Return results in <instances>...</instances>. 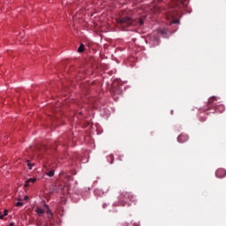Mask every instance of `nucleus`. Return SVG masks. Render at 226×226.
Instances as JSON below:
<instances>
[{"instance_id": "obj_1", "label": "nucleus", "mask_w": 226, "mask_h": 226, "mask_svg": "<svg viewBox=\"0 0 226 226\" xmlns=\"http://www.w3.org/2000/svg\"><path fill=\"white\" fill-rule=\"evenodd\" d=\"M135 20L132 19L130 17L120 18L117 19V23L122 26V27H130V26H133Z\"/></svg>"}, {"instance_id": "obj_2", "label": "nucleus", "mask_w": 226, "mask_h": 226, "mask_svg": "<svg viewBox=\"0 0 226 226\" xmlns=\"http://www.w3.org/2000/svg\"><path fill=\"white\" fill-rule=\"evenodd\" d=\"M112 93H115V94H121V87H119V83L117 81H114L111 87Z\"/></svg>"}, {"instance_id": "obj_3", "label": "nucleus", "mask_w": 226, "mask_h": 226, "mask_svg": "<svg viewBox=\"0 0 226 226\" xmlns=\"http://www.w3.org/2000/svg\"><path fill=\"white\" fill-rule=\"evenodd\" d=\"M217 177H226V170L224 169L217 170L215 172Z\"/></svg>"}, {"instance_id": "obj_4", "label": "nucleus", "mask_w": 226, "mask_h": 226, "mask_svg": "<svg viewBox=\"0 0 226 226\" xmlns=\"http://www.w3.org/2000/svg\"><path fill=\"white\" fill-rule=\"evenodd\" d=\"M177 140L178 142H186V140H188V135L186 134H180L178 137H177Z\"/></svg>"}, {"instance_id": "obj_5", "label": "nucleus", "mask_w": 226, "mask_h": 226, "mask_svg": "<svg viewBox=\"0 0 226 226\" xmlns=\"http://www.w3.org/2000/svg\"><path fill=\"white\" fill-rule=\"evenodd\" d=\"M44 207H46L47 209V215H48V218L49 220H50L51 216H52V211H50V207H49V205L44 204Z\"/></svg>"}, {"instance_id": "obj_6", "label": "nucleus", "mask_w": 226, "mask_h": 226, "mask_svg": "<svg viewBox=\"0 0 226 226\" xmlns=\"http://www.w3.org/2000/svg\"><path fill=\"white\" fill-rule=\"evenodd\" d=\"M30 183H36V178H29L28 180L26 181L25 183V188H27L28 186H30Z\"/></svg>"}, {"instance_id": "obj_7", "label": "nucleus", "mask_w": 226, "mask_h": 226, "mask_svg": "<svg viewBox=\"0 0 226 226\" xmlns=\"http://www.w3.org/2000/svg\"><path fill=\"white\" fill-rule=\"evenodd\" d=\"M35 213H37V215H39V216H43L45 210H43L41 207H37L35 210Z\"/></svg>"}, {"instance_id": "obj_8", "label": "nucleus", "mask_w": 226, "mask_h": 226, "mask_svg": "<svg viewBox=\"0 0 226 226\" xmlns=\"http://www.w3.org/2000/svg\"><path fill=\"white\" fill-rule=\"evenodd\" d=\"M174 24H180L179 19H176V17L173 16L172 21L170 22V26H174Z\"/></svg>"}, {"instance_id": "obj_9", "label": "nucleus", "mask_w": 226, "mask_h": 226, "mask_svg": "<svg viewBox=\"0 0 226 226\" xmlns=\"http://www.w3.org/2000/svg\"><path fill=\"white\" fill-rule=\"evenodd\" d=\"M177 3H179V4H183L184 6H188V0H175Z\"/></svg>"}, {"instance_id": "obj_10", "label": "nucleus", "mask_w": 226, "mask_h": 226, "mask_svg": "<svg viewBox=\"0 0 226 226\" xmlns=\"http://www.w3.org/2000/svg\"><path fill=\"white\" fill-rule=\"evenodd\" d=\"M85 49H86V46L81 43L79 45V47L78 48V52L82 53V52H84Z\"/></svg>"}, {"instance_id": "obj_11", "label": "nucleus", "mask_w": 226, "mask_h": 226, "mask_svg": "<svg viewBox=\"0 0 226 226\" xmlns=\"http://www.w3.org/2000/svg\"><path fill=\"white\" fill-rule=\"evenodd\" d=\"M47 176H49V177H52L54 176V170H47V172H46Z\"/></svg>"}, {"instance_id": "obj_12", "label": "nucleus", "mask_w": 226, "mask_h": 226, "mask_svg": "<svg viewBox=\"0 0 226 226\" xmlns=\"http://www.w3.org/2000/svg\"><path fill=\"white\" fill-rule=\"evenodd\" d=\"M57 189H58L57 186L49 188L50 195H52V193H54V192H57Z\"/></svg>"}, {"instance_id": "obj_13", "label": "nucleus", "mask_w": 226, "mask_h": 226, "mask_svg": "<svg viewBox=\"0 0 226 226\" xmlns=\"http://www.w3.org/2000/svg\"><path fill=\"white\" fill-rule=\"evenodd\" d=\"M17 203H16V206L17 207H21V206H24V203H22V199H19Z\"/></svg>"}, {"instance_id": "obj_14", "label": "nucleus", "mask_w": 226, "mask_h": 226, "mask_svg": "<svg viewBox=\"0 0 226 226\" xmlns=\"http://www.w3.org/2000/svg\"><path fill=\"white\" fill-rule=\"evenodd\" d=\"M135 22H138V24H139V26H144V19H136Z\"/></svg>"}, {"instance_id": "obj_15", "label": "nucleus", "mask_w": 226, "mask_h": 226, "mask_svg": "<svg viewBox=\"0 0 226 226\" xmlns=\"http://www.w3.org/2000/svg\"><path fill=\"white\" fill-rule=\"evenodd\" d=\"M167 33H169V30L167 28H164V29L161 30V34L162 36H165V34H167Z\"/></svg>"}, {"instance_id": "obj_16", "label": "nucleus", "mask_w": 226, "mask_h": 226, "mask_svg": "<svg viewBox=\"0 0 226 226\" xmlns=\"http://www.w3.org/2000/svg\"><path fill=\"white\" fill-rule=\"evenodd\" d=\"M215 100H216V97H211L210 99H208V104L211 105L213 102H215Z\"/></svg>"}, {"instance_id": "obj_17", "label": "nucleus", "mask_w": 226, "mask_h": 226, "mask_svg": "<svg viewBox=\"0 0 226 226\" xmlns=\"http://www.w3.org/2000/svg\"><path fill=\"white\" fill-rule=\"evenodd\" d=\"M26 162H27V167H29V169L31 170L32 167H33V165H34V164H31V163L29 162V161H26Z\"/></svg>"}, {"instance_id": "obj_18", "label": "nucleus", "mask_w": 226, "mask_h": 226, "mask_svg": "<svg viewBox=\"0 0 226 226\" xmlns=\"http://www.w3.org/2000/svg\"><path fill=\"white\" fill-rule=\"evenodd\" d=\"M3 216H8V210H7V209H5V210L4 211Z\"/></svg>"}, {"instance_id": "obj_19", "label": "nucleus", "mask_w": 226, "mask_h": 226, "mask_svg": "<svg viewBox=\"0 0 226 226\" xmlns=\"http://www.w3.org/2000/svg\"><path fill=\"white\" fill-rule=\"evenodd\" d=\"M4 215H3V214L0 212V220H4Z\"/></svg>"}, {"instance_id": "obj_20", "label": "nucleus", "mask_w": 226, "mask_h": 226, "mask_svg": "<svg viewBox=\"0 0 226 226\" xmlns=\"http://www.w3.org/2000/svg\"><path fill=\"white\" fill-rule=\"evenodd\" d=\"M24 200H29V196H25Z\"/></svg>"}, {"instance_id": "obj_21", "label": "nucleus", "mask_w": 226, "mask_h": 226, "mask_svg": "<svg viewBox=\"0 0 226 226\" xmlns=\"http://www.w3.org/2000/svg\"><path fill=\"white\" fill-rule=\"evenodd\" d=\"M155 10H156L157 11H160V7H158V5H155Z\"/></svg>"}, {"instance_id": "obj_22", "label": "nucleus", "mask_w": 226, "mask_h": 226, "mask_svg": "<svg viewBox=\"0 0 226 226\" xmlns=\"http://www.w3.org/2000/svg\"><path fill=\"white\" fill-rule=\"evenodd\" d=\"M176 31H177V26H175V30L172 31L171 33H176Z\"/></svg>"}, {"instance_id": "obj_23", "label": "nucleus", "mask_w": 226, "mask_h": 226, "mask_svg": "<svg viewBox=\"0 0 226 226\" xmlns=\"http://www.w3.org/2000/svg\"><path fill=\"white\" fill-rule=\"evenodd\" d=\"M102 207H103V209H105V207H107V204L104 203V204L102 205Z\"/></svg>"}, {"instance_id": "obj_24", "label": "nucleus", "mask_w": 226, "mask_h": 226, "mask_svg": "<svg viewBox=\"0 0 226 226\" xmlns=\"http://www.w3.org/2000/svg\"><path fill=\"white\" fill-rule=\"evenodd\" d=\"M9 226H15V223H14V222H11V223L9 224Z\"/></svg>"}, {"instance_id": "obj_25", "label": "nucleus", "mask_w": 226, "mask_h": 226, "mask_svg": "<svg viewBox=\"0 0 226 226\" xmlns=\"http://www.w3.org/2000/svg\"><path fill=\"white\" fill-rule=\"evenodd\" d=\"M37 225H38V226H40V225H41V223H40V222H37Z\"/></svg>"}, {"instance_id": "obj_26", "label": "nucleus", "mask_w": 226, "mask_h": 226, "mask_svg": "<svg viewBox=\"0 0 226 226\" xmlns=\"http://www.w3.org/2000/svg\"><path fill=\"white\" fill-rule=\"evenodd\" d=\"M111 158H112V162H114V156H111Z\"/></svg>"}, {"instance_id": "obj_27", "label": "nucleus", "mask_w": 226, "mask_h": 226, "mask_svg": "<svg viewBox=\"0 0 226 226\" xmlns=\"http://www.w3.org/2000/svg\"><path fill=\"white\" fill-rule=\"evenodd\" d=\"M36 149H37V151H40V147H37Z\"/></svg>"}, {"instance_id": "obj_28", "label": "nucleus", "mask_w": 226, "mask_h": 226, "mask_svg": "<svg viewBox=\"0 0 226 226\" xmlns=\"http://www.w3.org/2000/svg\"><path fill=\"white\" fill-rule=\"evenodd\" d=\"M155 1H157V3H160V0H155Z\"/></svg>"}, {"instance_id": "obj_29", "label": "nucleus", "mask_w": 226, "mask_h": 226, "mask_svg": "<svg viewBox=\"0 0 226 226\" xmlns=\"http://www.w3.org/2000/svg\"><path fill=\"white\" fill-rule=\"evenodd\" d=\"M95 193H98V191H95Z\"/></svg>"}]
</instances>
